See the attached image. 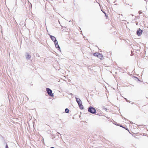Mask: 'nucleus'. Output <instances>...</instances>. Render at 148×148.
I'll use <instances>...</instances> for the list:
<instances>
[{"instance_id": "f257e3e1", "label": "nucleus", "mask_w": 148, "mask_h": 148, "mask_svg": "<svg viewBox=\"0 0 148 148\" xmlns=\"http://www.w3.org/2000/svg\"><path fill=\"white\" fill-rule=\"evenodd\" d=\"M76 101L78 103L80 109L82 110L84 108V107L81 100L79 98H76Z\"/></svg>"}, {"instance_id": "f03ea898", "label": "nucleus", "mask_w": 148, "mask_h": 148, "mask_svg": "<svg viewBox=\"0 0 148 148\" xmlns=\"http://www.w3.org/2000/svg\"><path fill=\"white\" fill-rule=\"evenodd\" d=\"M88 111L89 112L93 114H95L96 112L95 109L92 106H90L88 108Z\"/></svg>"}, {"instance_id": "7ed1b4c3", "label": "nucleus", "mask_w": 148, "mask_h": 148, "mask_svg": "<svg viewBox=\"0 0 148 148\" xmlns=\"http://www.w3.org/2000/svg\"><path fill=\"white\" fill-rule=\"evenodd\" d=\"M46 91L47 93L49 96L53 97V94L52 93V91L50 89L47 88H46Z\"/></svg>"}, {"instance_id": "20e7f679", "label": "nucleus", "mask_w": 148, "mask_h": 148, "mask_svg": "<svg viewBox=\"0 0 148 148\" xmlns=\"http://www.w3.org/2000/svg\"><path fill=\"white\" fill-rule=\"evenodd\" d=\"M94 56L97 57L101 60H102L103 58V56L100 53H94Z\"/></svg>"}, {"instance_id": "39448f33", "label": "nucleus", "mask_w": 148, "mask_h": 148, "mask_svg": "<svg viewBox=\"0 0 148 148\" xmlns=\"http://www.w3.org/2000/svg\"><path fill=\"white\" fill-rule=\"evenodd\" d=\"M142 30L140 28L138 29L137 31V35L138 36H140L142 34Z\"/></svg>"}, {"instance_id": "423d86ee", "label": "nucleus", "mask_w": 148, "mask_h": 148, "mask_svg": "<svg viewBox=\"0 0 148 148\" xmlns=\"http://www.w3.org/2000/svg\"><path fill=\"white\" fill-rule=\"evenodd\" d=\"M50 38L53 41H55V40H56V38L54 36H50Z\"/></svg>"}, {"instance_id": "0eeeda50", "label": "nucleus", "mask_w": 148, "mask_h": 148, "mask_svg": "<svg viewBox=\"0 0 148 148\" xmlns=\"http://www.w3.org/2000/svg\"><path fill=\"white\" fill-rule=\"evenodd\" d=\"M54 43L55 45V46L56 47H57V45H58V47L59 49H60V47H59L58 45V42L56 40L55 41H54Z\"/></svg>"}, {"instance_id": "6e6552de", "label": "nucleus", "mask_w": 148, "mask_h": 148, "mask_svg": "<svg viewBox=\"0 0 148 148\" xmlns=\"http://www.w3.org/2000/svg\"><path fill=\"white\" fill-rule=\"evenodd\" d=\"M30 58H31V56L27 54L26 55V58L27 59H30Z\"/></svg>"}, {"instance_id": "1a4fd4ad", "label": "nucleus", "mask_w": 148, "mask_h": 148, "mask_svg": "<svg viewBox=\"0 0 148 148\" xmlns=\"http://www.w3.org/2000/svg\"><path fill=\"white\" fill-rule=\"evenodd\" d=\"M69 110L68 108H66L65 110V112L66 113H68Z\"/></svg>"}, {"instance_id": "9d476101", "label": "nucleus", "mask_w": 148, "mask_h": 148, "mask_svg": "<svg viewBox=\"0 0 148 148\" xmlns=\"http://www.w3.org/2000/svg\"><path fill=\"white\" fill-rule=\"evenodd\" d=\"M5 148H9L7 144H6V145Z\"/></svg>"}, {"instance_id": "9b49d317", "label": "nucleus", "mask_w": 148, "mask_h": 148, "mask_svg": "<svg viewBox=\"0 0 148 148\" xmlns=\"http://www.w3.org/2000/svg\"><path fill=\"white\" fill-rule=\"evenodd\" d=\"M51 148H54L53 147H51Z\"/></svg>"}, {"instance_id": "f8f14e48", "label": "nucleus", "mask_w": 148, "mask_h": 148, "mask_svg": "<svg viewBox=\"0 0 148 148\" xmlns=\"http://www.w3.org/2000/svg\"><path fill=\"white\" fill-rule=\"evenodd\" d=\"M56 47L57 48H58V45H57V47Z\"/></svg>"}, {"instance_id": "ddd939ff", "label": "nucleus", "mask_w": 148, "mask_h": 148, "mask_svg": "<svg viewBox=\"0 0 148 148\" xmlns=\"http://www.w3.org/2000/svg\"><path fill=\"white\" fill-rule=\"evenodd\" d=\"M126 129V130H128L127 129Z\"/></svg>"}]
</instances>
